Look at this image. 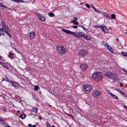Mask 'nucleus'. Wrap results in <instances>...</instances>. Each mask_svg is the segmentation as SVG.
<instances>
[{"mask_svg":"<svg viewBox=\"0 0 127 127\" xmlns=\"http://www.w3.org/2000/svg\"><path fill=\"white\" fill-rule=\"evenodd\" d=\"M104 75L111 79H113L114 82H117L119 80L118 75L114 73L108 71L105 73Z\"/></svg>","mask_w":127,"mask_h":127,"instance_id":"1","label":"nucleus"},{"mask_svg":"<svg viewBox=\"0 0 127 127\" xmlns=\"http://www.w3.org/2000/svg\"><path fill=\"white\" fill-rule=\"evenodd\" d=\"M102 76V73L100 72H97L94 73L92 76L93 78L96 81H98L100 80Z\"/></svg>","mask_w":127,"mask_h":127,"instance_id":"2","label":"nucleus"},{"mask_svg":"<svg viewBox=\"0 0 127 127\" xmlns=\"http://www.w3.org/2000/svg\"><path fill=\"white\" fill-rule=\"evenodd\" d=\"M57 50L58 52L62 55L67 52V50L61 45H57Z\"/></svg>","mask_w":127,"mask_h":127,"instance_id":"3","label":"nucleus"},{"mask_svg":"<svg viewBox=\"0 0 127 127\" xmlns=\"http://www.w3.org/2000/svg\"><path fill=\"white\" fill-rule=\"evenodd\" d=\"M93 88V86L89 84H87L84 85L83 87V89L86 91V92H89Z\"/></svg>","mask_w":127,"mask_h":127,"instance_id":"4","label":"nucleus"},{"mask_svg":"<svg viewBox=\"0 0 127 127\" xmlns=\"http://www.w3.org/2000/svg\"><path fill=\"white\" fill-rule=\"evenodd\" d=\"M95 28H101V29L103 32L105 33H107L108 32V30L106 29V27L105 26H103L101 25H97L94 26Z\"/></svg>","mask_w":127,"mask_h":127,"instance_id":"5","label":"nucleus"},{"mask_svg":"<svg viewBox=\"0 0 127 127\" xmlns=\"http://www.w3.org/2000/svg\"><path fill=\"white\" fill-rule=\"evenodd\" d=\"M101 94V93L100 92L96 90H95L93 93V95L95 97H98Z\"/></svg>","mask_w":127,"mask_h":127,"instance_id":"6","label":"nucleus"},{"mask_svg":"<svg viewBox=\"0 0 127 127\" xmlns=\"http://www.w3.org/2000/svg\"><path fill=\"white\" fill-rule=\"evenodd\" d=\"M105 43L104 42H102L103 44H104V45H105L107 48V49L112 53H113V50L111 48V47L108 45L107 43L106 44H104V43Z\"/></svg>","mask_w":127,"mask_h":127,"instance_id":"7","label":"nucleus"},{"mask_svg":"<svg viewBox=\"0 0 127 127\" xmlns=\"http://www.w3.org/2000/svg\"><path fill=\"white\" fill-rule=\"evenodd\" d=\"M36 35L35 32H32L30 33V38L31 39H32L33 38H34Z\"/></svg>","mask_w":127,"mask_h":127,"instance_id":"8","label":"nucleus"},{"mask_svg":"<svg viewBox=\"0 0 127 127\" xmlns=\"http://www.w3.org/2000/svg\"><path fill=\"white\" fill-rule=\"evenodd\" d=\"M80 67L82 70H85L87 68L88 66L85 64H83L81 65Z\"/></svg>","mask_w":127,"mask_h":127,"instance_id":"9","label":"nucleus"},{"mask_svg":"<svg viewBox=\"0 0 127 127\" xmlns=\"http://www.w3.org/2000/svg\"><path fill=\"white\" fill-rule=\"evenodd\" d=\"M87 54V52L86 51L83 50H80L79 52V54L80 55L85 56Z\"/></svg>","mask_w":127,"mask_h":127,"instance_id":"10","label":"nucleus"},{"mask_svg":"<svg viewBox=\"0 0 127 127\" xmlns=\"http://www.w3.org/2000/svg\"><path fill=\"white\" fill-rule=\"evenodd\" d=\"M11 83L12 84V86L15 87H17L19 86V85L17 83L14 81H12Z\"/></svg>","mask_w":127,"mask_h":127,"instance_id":"11","label":"nucleus"},{"mask_svg":"<svg viewBox=\"0 0 127 127\" xmlns=\"http://www.w3.org/2000/svg\"><path fill=\"white\" fill-rule=\"evenodd\" d=\"M0 64H1L3 67L6 69H8L9 68V67L8 66L2 62H0Z\"/></svg>","mask_w":127,"mask_h":127,"instance_id":"12","label":"nucleus"},{"mask_svg":"<svg viewBox=\"0 0 127 127\" xmlns=\"http://www.w3.org/2000/svg\"><path fill=\"white\" fill-rule=\"evenodd\" d=\"M62 31L67 34H70V31L69 30L62 29Z\"/></svg>","mask_w":127,"mask_h":127,"instance_id":"13","label":"nucleus"},{"mask_svg":"<svg viewBox=\"0 0 127 127\" xmlns=\"http://www.w3.org/2000/svg\"><path fill=\"white\" fill-rule=\"evenodd\" d=\"M62 31L67 34H70V31L69 30L62 29Z\"/></svg>","mask_w":127,"mask_h":127,"instance_id":"14","label":"nucleus"},{"mask_svg":"<svg viewBox=\"0 0 127 127\" xmlns=\"http://www.w3.org/2000/svg\"><path fill=\"white\" fill-rule=\"evenodd\" d=\"M37 108L35 107H34L32 109L31 111L33 112H34L35 113H36L37 112Z\"/></svg>","mask_w":127,"mask_h":127,"instance_id":"15","label":"nucleus"},{"mask_svg":"<svg viewBox=\"0 0 127 127\" xmlns=\"http://www.w3.org/2000/svg\"><path fill=\"white\" fill-rule=\"evenodd\" d=\"M39 19L42 21H44L45 20V17L44 16H39L38 17Z\"/></svg>","mask_w":127,"mask_h":127,"instance_id":"16","label":"nucleus"},{"mask_svg":"<svg viewBox=\"0 0 127 127\" xmlns=\"http://www.w3.org/2000/svg\"><path fill=\"white\" fill-rule=\"evenodd\" d=\"M91 6L95 10V11L96 12H98L99 13H100V14L101 13V12L100 11H99L93 5H91Z\"/></svg>","mask_w":127,"mask_h":127,"instance_id":"17","label":"nucleus"},{"mask_svg":"<svg viewBox=\"0 0 127 127\" xmlns=\"http://www.w3.org/2000/svg\"><path fill=\"white\" fill-rule=\"evenodd\" d=\"M78 34L79 35H80L81 37H84L85 34L84 33L81 32H78Z\"/></svg>","mask_w":127,"mask_h":127,"instance_id":"18","label":"nucleus"},{"mask_svg":"<svg viewBox=\"0 0 127 127\" xmlns=\"http://www.w3.org/2000/svg\"><path fill=\"white\" fill-rule=\"evenodd\" d=\"M104 15L106 16L107 18H108L109 20L111 19L110 16L107 13H104Z\"/></svg>","mask_w":127,"mask_h":127,"instance_id":"19","label":"nucleus"},{"mask_svg":"<svg viewBox=\"0 0 127 127\" xmlns=\"http://www.w3.org/2000/svg\"><path fill=\"white\" fill-rule=\"evenodd\" d=\"M85 38L86 40H90L91 38L89 37L87 35H85L84 37Z\"/></svg>","mask_w":127,"mask_h":127,"instance_id":"20","label":"nucleus"},{"mask_svg":"<svg viewBox=\"0 0 127 127\" xmlns=\"http://www.w3.org/2000/svg\"><path fill=\"white\" fill-rule=\"evenodd\" d=\"M12 1H14L18 2H24V1L22 0H11Z\"/></svg>","mask_w":127,"mask_h":127,"instance_id":"21","label":"nucleus"},{"mask_svg":"<svg viewBox=\"0 0 127 127\" xmlns=\"http://www.w3.org/2000/svg\"><path fill=\"white\" fill-rule=\"evenodd\" d=\"M48 15L49 16L51 17H53L55 15L52 12H50L48 14Z\"/></svg>","mask_w":127,"mask_h":127,"instance_id":"22","label":"nucleus"},{"mask_svg":"<svg viewBox=\"0 0 127 127\" xmlns=\"http://www.w3.org/2000/svg\"><path fill=\"white\" fill-rule=\"evenodd\" d=\"M4 27V28H3V32L4 31L6 32V33H8V31L6 28L7 29H8V28H7L6 27Z\"/></svg>","mask_w":127,"mask_h":127,"instance_id":"23","label":"nucleus"},{"mask_svg":"<svg viewBox=\"0 0 127 127\" xmlns=\"http://www.w3.org/2000/svg\"><path fill=\"white\" fill-rule=\"evenodd\" d=\"M111 18L112 19H115L116 18V16L114 14H112L111 15Z\"/></svg>","mask_w":127,"mask_h":127,"instance_id":"24","label":"nucleus"},{"mask_svg":"<svg viewBox=\"0 0 127 127\" xmlns=\"http://www.w3.org/2000/svg\"><path fill=\"white\" fill-rule=\"evenodd\" d=\"M115 90H116L117 91H118L119 93H120L121 94L123 93L122 91L120 89H119L115 88Z\"/></svg>","mask_w":127,"mask_h":127,"instance_id":"25","label":"nucleus"},{"mask_svg":"<svg viewBox=\"0 0 127 127\" xmlns=\"http://www.w3.org/2000/svg\"><path fill=\"white\" fill-rule=\"evenodd\" d=\"M39 88V87L38 85H36L34 88V90L35 91H37Z\"/></svg>","mask_w":127,"mask_h":127,"instance_id":"26","label":"nucleus"},{"mask_svg":"<svg viewBox=\"0 0 127 127\" xmlns=\"http://www.w3.org/2000/svg\"><path fill=\"white\" fill-rule=\"evenodd\" d=\"M71 23H73L74 24L76 25H78L79 24V23L77 22L76 21H75L74 20Z\"/></svg>","mask_w":127,"mask_h":127,"instance_id":"27","label":"nucleus"},{"mask_svg":"<svg viewBox=\"0 0 127 127\" xmlns=\"http://www.w3.org/2000/svg\"><path fill=\"white\" fill-rule=\"evenodd\" d=\"M121 54L124 56H127V53L126 52H121Z\"/></svg>","mask_w":127,"mask_h":127,"instance_id":"28","label":"nucleus"},{"mask_svg":"<svg viewBox=\"0 0 127 127\" xmlns=\"http://www.w3.org/2000/svg\"><path fill=\"white\" fill-rule=\"evenodd\" d=\"M113 98L117 100L118 99V97L115 95L113 94L111 96Z\"/></svg>","mask_w":127,"mask_h":127,"instance_id":"29","label":"nucleus"},{"mask_svg":"<svg viewBox=\"0 0 127 127\" xmlns=\"http://www.w3.org/2000/svg\"><path fill=\"white\" fill-rule=\"evenodd\" d=\"M9 57L10 58H13V54H12L11 53H10L9 55Z\"/></svg>","mask_w":127,"mask_h":127,"instance_id":"30","label":"nucleus"},{"mask_svg":"<svg viewBox=\"0 0 127 127\" xmlns=\"http://www.w3.org/2000/svg\"><path fill=\"white\" fill-rule=\"evenodd\" d=\"M0 6H2L4 8H7V7L6 6L4 5L2 3H1L0 2Z\"/></svg>","mask_w":127,"mask_h":127,"instance_id":"31","label":"nucleus"},{"mask_svg":"<svg viewBox=\"0 0 127 127\" xmlns=\"http://www.w3.org/2000/svg\"><path fill=\"white\" fill-rule=\"evenodd\" d=\"M76 34V32L70 31V34H73L74 36Z\"/></svg>","mask_w":127,"mask_h":127,"instance_id":"32","label":"nucleus"},{"mask_svg":"<svg viewBox=\"0 0 127 127\" xmlns=\"http://www.w3.org/2000/svg\"><path fill=\"white\" fill-rule=\"evenodd\" d=\"M81 26L82 28L85 31H87V29L86 28H85V27H83L82 25H81Z\"/></svg>","mask_w":127,"mask_h":127,"instance_id":"33","label":"nucleus"},{"mask_svg":"<svg viewBox=\"0 0 127 127\" xmlns=\"http://www.w3.org/2000/svg\"><path fill=\"white\" fill-rule=\"evenodd\" d=\"M122 94L127 97V95L125 93H122Z\"/></svg>","mask_w":127,"mask_h":127,"instance_id":"34","label":"nucleus"},{"mask_svg":"<svg viewBox=\"0 0 127 127\" xmlns=\"http://www.w3.org/2000/svg\"><path fill=\"white\" fill-rule=\"evenodd\" d=\"M2 25H3V27H6V25L4 22H2Z\"/></svg>","mask_w":127,"mask_h":127,"instance_id":"35","label":"nucleus"},{"mask_svg":"<svg viewBox=\"0 0 127 127\" xmlns=\"http://www.w3.org/2000/svg\"><path fill=\"white\" fill-rule=\"evenodd\" d=\"M1 26L2 27V28H0V30L3 31L4 27H3V25H1Z\"/></svg>","mask_w":127,"mask_h":127,"instance_id":"36","label":"nucleus"},{"mask_svg":"<svg viewBox=\"0 0 127 127\" xmlns=\"http://www.w3.org/2000/svg\"><path fill=\"white\" fill-rule=\"evenodd\" d=\"M86 7H87L88 8H90V6L88 4H86Z\"/></svg>","mask_w":127,"mask_h":127,"instance_id":"37","label":"nucleus"},{"mask_svg":"<svg viewBox=\"0 0 127 127\" xmlns=\"http://www.w3.org/2000/svg\"><path fill=\"white\" fill-rule=\"evenodd\" d=\"M74 20H75V21H77V20L78 18L77 17H74L73 18Z\"/></svg>","mask_w":127,"mask_h":127,"instance_id":"38","label":"nucleus"},{"mask_svg":"<svg viewBox=\"0 0 127 127\" xmlns=\"http://www.w3.org/2000/svg\"><path fill=\"white\" fill-rule=\"evenodd\" d=\"M107 92L111 96H112L113 94L110 92V91H108Z\"/></svg>","mask_w":127,"mask_h":127,"instance_id":"39","label":"nucleus"},{"mask_svg":"<svg viewBox=\"0 0 127 127\" xmlns=\"http://www.w3.org/2000/svg\"><path fill=\"white\" fill-rule=\"evenodd\" d=\"M7 79V77H5L3 78V81H6Z\"/></svg>","mask_w":127,"mask_h":127,"instance_id":"40","label":"nucleus"},{"mask_svg":"<svg viewBox=\"0 0 127 127\" xmlns=\"http://www.w3.org/2000/svg\"><path fill=\"white\" fill-rule=\"evenodd\" d=\"M46 126L47 127H49L50 126V125L49 123H47L46 124Z\"/></svg>","mask_w":127,"mask_h":127,"instance_id":"41","label":"nucleus"},{"mask_svg":"<svg viewBox=\"0 0 127 127\" xmlns=\"http://www.w3.org/2000/svg\"><path fill=\"white\" fill-rule=\"evenodd\" d=\"M72 27L73 28L76 29L78 27L77 26H73Z\"/></svg>","mask_w":127,"mask_h":127,"instance_id":"42","label":"nucleus"},{"mask_svg":"<svg viewBox=\"0 0 127 127\" xmlns=\"http://www.w3.org/2000/svg\"><path fill=\"white\" fill-rule=\"evenodd\" d=\"M3 120L1 118H0V121L1 122H3Z\"/></svg>","mask_w":127,"mask_h":127,"instance_id":"43","label":"nucleus"},{"mask_svg":"<svg viewBox=\"0 0 127 127\" xmlns=\"http://www.w3.org/2000/svg\"><path fill=\"white\" fill-rule=\"evenodd\" d=\"M122 70L123 71H124V72H125V73H126V72H127V70H125V69L124 68H122Z\"/></svg>","mask_w":127,"mask_h":127,"instance_id":"44","label":"nucleus"},{"mask_svg":"<svg viewBox=\"0 0 127 127\" xmlns=\"http://www.w3.org/2000/svg\"><path fill=\"white\" fill-rule=\"evenodd\" d=\"M28 126L29 127H32V125L31 124H29L28 125Z\"/></svg>","mask_w":127,"mask_h":127,"instance_id":"45","label":"nucleus"},{"mask_svg":"<svg viewBox=\"0 0 127 127\" xmlns=\"http://www.w3.org/2000/svg\"><path fill=\"white\" fill-rule=\"evenodd\" d=\"M23 115H21L20 116V117L21 118H22V119H23V118H22V117L23 116Z\"/></svg>","mask_w":127,"mask_h":127,"instance_id":"46","label":"nucleus"},{"mask_svg":"<svg viewBox=\"0 0 127 127\" xmlns=\"http://www.w3.org/2000/svg\"><path fill=\"white\" fill-rule=\"evenodd\" d=\"M1 60H2L3 61H5V60L2 57L1 59H0Z\"/></svg>","mask_w":127,"mask_h":127,"instance_id":"47","label":"nucleus"},{"mask_svg":"<svg viewBox=\"0 0 127 127\" xmlns=\"http://www.w3.org/2000/svg\"><path fill=\"white\" fill-rule=\"evenodd\" d=\"M7 33V35L10 37H11V35L9 34V33H8H8Z\"/></svg>","mask_w":127,"mask_h":127,"instance_id":"48","label":"nucleus"},{"mask_svg":"<svg viewBox=\"0 0 127 127\" xmlns=\"http://www.w3.org/2000/svg\"><path fill=\"white\" fill-rule=\"evenodd\" d=\"M81 37V36H80V35H79V34H78V36L77 37V38L80 39V38Z\"/></svg>","mask_w":127,"mask_h":127,"instance_id":"49","label":"nucleus"},{"mask_svg":"<svg viewBox=\"0 0 127 127\" xmlns=\"http://www.w3.org/2000/svg\"><path fill=\"white\" fill-rule=\"evenodd\" d=\"M78 34H75V35H74V36L75 37H76L77 38V37L78 36Z\"/></svg>","mask_w":127,"mask_h":127,"instance_id":"50","label":"nucleus"},{"mask_svg":"<svg viewBox=\"0 0 127 127\" xmlns=\"http://www.w3.org/2000/svg\"><path fill=\"white\" fill-rule=\"evenodd\" d=\"M3 31L0 30V34H1V33L2 32H3Z\"/></svg>","mask_w":127,"mask_h":127,"instance_id":"51","label":"nucleus"},{"mask_svg":"<svg viewBox=\"0 0 127 127\" xmlns=\"http://www.w3.org/2000/svg\"><path fill=\"white\" fill-rule=\"evenodd\" d=\"M32 127H36V126L35 125H33Z\"/></svg>","mask_w":127,"mask_h":127,"instance_id":"52","label":"nucleus"},{"mask_svg":"<svg viewBox=\"0 0 127 127\" xmlns=\"http://www.w3.org/2000/svg\"><path fill=\"white\" fill-rule=\"evenodd\" d=\"M6 127H10L9 125H7L6 126Z\"/></svg>","mask_w":127,"mask_h":127,"instance_id":"53","label":"nucleus"},{"mask_svg":"<svg viewBox=\"0 0 127 127\" xmlns=\"http://www.w3.org/2000/svg\"><path fill=\"white\" fill-rule=\"evenodd\" d=\"M39 118L40 119V120H41L42 119V118H41V117L40 116H39Z\"/></svg>","mask_w":127,"mask_h":127,"instance_id":"54","label":"nucleus"},{"mask_svg":"<svg viewBox=\"0 0 127 127\" xmlns=\"http://www.w3.org/2000/svg\"><path fill=\"white\" fill-rule=\"evenodd\" d=\"M66 114L68 116H72V115H70L68 114L67 113H66Z\"/></svg>","mask_w":127,"mask_h":127,"instance_id":"55","label":"nucleus"},{"mask_svg":"<svg viewBox=\"0 0 127 127\" xmlns=\"http://www.w3.org/2000/svg\"><path fill=\"white\" fill-rule=\"evenodd\" d=\"M3 111H6V109H4L3 110Z\"/></svg>","mask_w":127,"mask_h":127,"instance_id":"56","label":"nucleus"},{"mask_svg":"<svg viewBox=\"0 0 127 127\" xmlns=\"http://www.w3.org/2000/svg\"><path fill=\"white\" fill-rule=\"evenodd\" d=\"M26 115L25 114L24 115V118H23V119H24L25 117H26Z\"/></svg>","mask_w":127,"mask_h":127,"instance_id":"57","label":"nucleus"},{"mask_svg":"<svg viewBox=\"0 0 127 127\" xmlns=\"http://www.w3.org/2000/svg\"><path fill=\"white\" fill-rule=\"evenodd\" d=\"M120 84L121 85H120L121 86H123L121 84V83H120Z\"/></svg>","mask_w":127,"mask_h":127,"instance_id":"58","label":"nucleus"},{"mask_svg":"<svg viewBox=\"0 0 127 127\" xmlns=\"http://www.w3.org/2000/svg\"><path fill=\"white\" fill-rule=\"evenodd\" d=\"M17 112H18V113H19L20 112V111L19 110L17 111Z\"/></svg>","mask_w":127,"mask_h":127,"instance_id":"59","label":"nucleus"},{"mask_svg":"<svg viewBox=\"0 0 127 127\" xmlns=\"http://www.w3.org/2000/svg\"><path fill=\"white\" fill-rule=\"evenodd\" d=\"M116 40H117V41H119L118 39V38H117V39H116Z\"/></svg>","mask_w":127,"mask_h":127,"instance_id":"60","label":"nucleus"},{"mask_svg":"<svg viewBox=\"0 0 127 127\" xmlns=\"http://www.w3.org/2000/svg\"><path fill=\"white\" fill-rule=\"evenodd\" d=\"M2 58V57L0 56V59H1Z\"/></svg>","mask_w":127,"mask_h":127,"instance_id":"61","label":"nucleus"},{"mask_svg":"<svg viewBox=\"0 0 127 127\" xmlns=\"http://www.w3.org/2000/svg\"><path fill=\"white\" fill-rule=\"evenodd\" d=\"M3 33L1 34H0V36H1V35H3Z\"/></svg>","mask_w":127,"mask_h":127,"instance_id":"62","label":"nucleus"},{"mask_svg":"<svg viewBox=\"0 0 127 127\" xmlns=\"http://www.w3.org/2000/svg\"><path fill=\"white\" fill-rule=\"evenodd\" d=\"M50 127H55L54 126H52Z\"/></svg>","mask_w":127,"mask_h":127,"instance_id":"63","label":"nucleus"},{"mask_svg":"<svg viewBox=\"0 0 127 127\" xmlns=\"http://www.w3.org/2000/svg\"><path fill=\"white\" fill-rule=\"evenodd\" d=\"M124 108H127V107H126V106H124Z\"/></svg>","mask_w":127,"mask_h":127,"instance_id":"64","label":"nucleus"}]
</instances>
